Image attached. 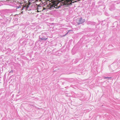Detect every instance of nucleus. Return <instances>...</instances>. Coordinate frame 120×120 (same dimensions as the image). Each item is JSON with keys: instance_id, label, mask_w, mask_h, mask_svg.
Wrapping results in <instances>:
<instances>
[{"instance_id": "1", "label": "nucleus", "mask_w": 120, "mask_h": 120, "mask_svg": "<svg viewBox=\"0 0 120 120\" xmlns=\"http://www.w3.org/2000/svg\"><path fill=\"white\" fill-rule=\"evenodd\" d=\"M59 4V3L57 2L54 1L48 5L46 8L51 10L54 9V8H58L60 6V4Z\"/></svg>"}, {"instance_id": "2", "label": "nucleus", "mask_w": 120, "mask_h": 120, "mask_svg": "<svg viewBox=\"0 0 120 120\" xmlns=\"http://www.w3.org/2000/svg\"><path fill=\"white\" fill-rule=\"evenodd\" d=\"M75 0H65L64 1V4L65 5H69L71 4L72 3H73L76 1H74Z\"/></svg>"}, {"instance_id": "3", "label": "nucleus", "mask_w": 120, "mask_h": 120, "mask_svg": "<svg viewBox=\"0 0 120 120\" xmlns=\"http://www.w3.org/2000/svg\"><path fill=\"white\" fill-rule=\"evenodd\" d=\"M45 9V8L43 7V6H41L40 5H39L37 8V12H41V11H42L44 10Z\"/></svg>"}, {"instance_id": "4", "label": "nucleus", "mask_w": 120, "mask_h": 120, "mask_svg": "<svg viewBox=\"0 0 120 120\" xmlns=\"http://www.w3.org/2000/svg\"><path fill=\"white\" fill-rule=\"evenodd\" d=\"M47 0H36V1L39 2V3L42 4L46 2L47 1Z\"/></svg>"}, {"instance_id": "5", "label": "nucleus", "mask_w": 120, "mask_h": 120, "mask_svg": "<svg viewBox=\"0 0 120 120\" xmlns=\"http://www.w3.org/2000/svg\"><path fill=\"white\" fill-rule=\"evenodd\" d=\"M30 0H29V1H28V4H25V6L23 7L21 10H23V8L25 7H26V10H28V8L29 7V6L30 4V3H29V2H30Z\"/></svg>"}, {"instance_id": "6", "label": "nucleus", "mask_w": 120, "mask_h": 120, "mask_svg": "<svg viewBox=\"0 0 120 120\" xmlns=\"http://www.w3.org/2000/svg\"><path fill=\"white\" fill-rule=\"evenodd\" d=\"M47 38H41V40H46L47 39Z\"/></svg>"}, {"instance_id": "7", "label": "nucleus", "mask_w": 120, "mask_h": 120, "mask_svg": "<svg viewBox=\"0 0 120 120\" xmlns=\"http://www.w3.org/2000/svg\"><path fill=\"white\" fill-rule=\"evenodd\" d=\"M79 21L81 22L80 23H82V22L81 21L82 20V19L81 18H80L79 19Z\"/></svg>"}, {"instance_id": "8", "label": "nucleus", "mask_w": 120, "mask_h": 120, "mask_svg": "<svg viewBox=\"0 0 120 120\" xmlns=\"http://www.w3.org/2000/svg\"><path fill=\"white\" fill-rule=\"evenodd\" d=\"M105 78H109V77H105Z\"/></svg>"}, {"instance_id": "9", "label": "nucleus", "mask_w": 120, "mask_h": 120, "mask_svg": "<svg viewBox=\"0 0 120 120\" xmlns=\"http://www.w3.org/2000/svg\"><path fill=\"white\" fill-rule=\"evenodd\" d=\"M68 33H68H67L65 35H66Z\"/></svg>"}]
</instances>
